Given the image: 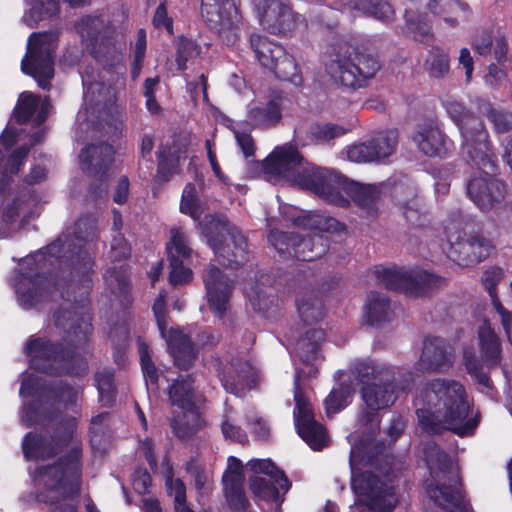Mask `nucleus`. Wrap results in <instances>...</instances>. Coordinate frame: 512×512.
Masks as SVG:
<instances>
[{"label":"nucleus","mask_w":512,"mask_h":512,"mask_svg":"<svg viewBox=\"0 0 512 512\" xmlns=\"http://www.w3.org/2000/svg\"><path fill=\"white\" fill-rule=\"evenodd\" d=\"M294 224L300 228L310 230L311 233L337 232L344 228V225L333 217L317 212H309L297 216Z\"/></svg>","instance_id":"42"},{"label":"nucleus","mask_w":512,"mask_h":512,"mask_svg":"<svg viewBox=\"0 0 512 512\" xmlns=\"http://www.w3.org/2000/svg\"><path fill=\"white\" fill-rule=\"evenodd\" d=\"M73 430L64 429L61 433L46 436L38 432H28L22 441V451L26 460L46 461L59 455L72 440Z\"/></svg>","instance_id":"22"},{"label":"nucleus","mask_w":512,"mask_h":512,"mask_svg":"<svg viewBox=\"0 0 512 512\" xmlns=\"http://www.w3.org/2000/svg\"><path fill=\"white\" fill-rule=\"evenodd\" d=\"M94 381L98 390L99 402L111 407L116 399L115 373L112 369L104 368L95 372Z\"/></svg>","instance_id":"46"},{"label":"nucleus","mask_w":512,"mask_h":512,"mask_svg":"<svg viewBox=\"0 0 512 512\" xmlns=\"http://www.w3.org/2000/svg\"><path fill=\"white\" fill-rule=\"evenodd\" d=\"M180 211L190 216L193 220H199L202 214V208L198 197L197 189L193 183H187L184 187Z\"/></svg>","instance_id":"56"},{"label":"nucleus","mask_w":512,"mask_h":512,"mask_svg":"<svg viewBox=\"0 0 512 512\" xmlns=\"http://www.w3.org/2000/svg\"><path fill=\"white\" fill-rule=\"evenodd\" d=\"M380 68L381 63L376 55L357 47L348 56L331 61L327 71L341 85L359 89L368 86Z\"/></svg>","instance_id":"10"},{"label":"nucleus","mask_w":512,"mask_h":512,"mask_svg":"<svg viewBox=\"0 0 512 512\" xmlns=\"http://www.w3.org/2000/svg\"><path fill=\"white\" fill-rule=\"evenodd\" d=\"M286 94L281 90H272L270 99L264 105L250 106L247 116L254 128L269 129L282 119V105Z\"/></svg>","instance_id":"29"},{"label":"nucleus","mask_w":512,"mask_h":512,"mask_svg":"<svg viewBox=\"0 0 512 512\" xmlns=\"http://www.w3.org/2000/svg\"><path fill=\"white\" fill-rule=\"evenodd\" d=\"M103 278L120 307L128 309L133 302L128 267L126 265L109 267L105 270Z\"/></svg>","instance_id":"33"},{"label":"nucleus","mask_w":512,"mask_h":512,"mask_svg":"<svg viewBox=\"0 0 512 512\" xmlns=\"http://www.w3.org/2000/svg\"><path fill=\"white\" fill-rule=\"evenodd\" d=\"M82 459V445L77 443L52 464L37 466L32 475L33 481L46 491L37 492L35 500L53 507L59 503V498L49 495L48 492L64 490L79 494L82 484Z\"/></svg>","instance_id":"5"},{"label":"nucleus","mask_w":512,"mask_h":512,"mask_svg":"<svg viewBox=\"0 0 512 512\" xmlns=\"http://www.w3.org/2000/svg\"><path fill=\"white\" fill-rule=\"evenodd\" d=\"M58 37L51 32H34L29 36L27 52L21 61L24 74L34 78L43 90L51 87L54 77Z\"/></svg>","instance_id":"8"},{"label":"nucleus","mask_w":512,"mask_h":512,"mask_svg":"<svg viewBox=\"0 0 512 512\" xmlns=\"http://www.w3.org/2000/svg\"><path fill=\"white\" fill-rule=\"evenodd\" d=\"M250 469L264 477H277L286 487H292L291 481L283 470H281L271 459H256L249 462Z\"/></svg>","instance_id":"57"},{"label":"nucleus","mask_w":512,"mask_h":512,"mask_svg":"<svg viewBox=\"0 0 512 512\" xmlns=\"http://www.w3.org/2000/svg\"><path fill=\"white\" fill-rule=\"evenodd\" d=\"M169 494L174 496L176 512H194L186 504V487L184 482L177 478L167 483Z\"/></svg>","instance_id":"61"},{"label":"nucleus","mask_w":512,"mask_h":512,"mask_svg":"<svg viewBox=\"0 0 512 512\" xmlns=\"http://www.w3.org/2000/svg\"><path fill=\"white\" fill-rule=\"evenodd\" d=\"M446 111L462 136V154H470L491 146L481 118L456 100L446 102Z\"/></svg>","instance_id":"16"},{"label":"nucleus","mask_w":512,"mask_h":512,"mask_svg":"<svg viewBox=\"0 0 512 512\" xmlns=\"http://www.w3.org/2000/svg\"><path fill=\"white\" fill-rule=\"evenodd\" d=\"M220 265L238 269L249 260L247 238L229 221L218 222L204 231Z\"/></svg>","instance_id":"9"},{"label":"nucleus","mask_w":512,"mask_h":512,"mask_svg":"<svg viewBox=\"0 0 512 512\" xmlns=\"http://www.w3.org/2000/svg\"><path fill=\"white\" fill-rule=\"evenodd\" d=\"M268 240L284 259L310 262L324 256L329 249L328 237L319 233L303 236L295 232L272 230Z\"/></svg>","instance_id":"12"},{"label":"nucleus","mask_w":512,"mask_h":512,"mask_svg":"<svg viewBox=\"0 0 512 512\" xmlns=\"http://www.w3.org/2000/svg\"><path fill=\"white\" fill-rule=\"evenodd\" d=\"M480 172L479 176L471 178L467 183V194L475 205L482 211H490L502 203L506 195V185L495 177L497 171L496 156L491 147H486L463 155Z\"/></svg>","instance_id":"7"},{"label":"nucleus","mask_w":512,"mask_h":512,"mask_svg":"<svg viewBox=\"0 0 512 512\" xmlns=\"http://www.w3.org/2000/svg\"><path fill=\"white\" fill-rule=\"evenodd\" d=\"M351 487L360 497L359 504L373 512H393L399 501L395 488L371 471L352 468Z\"/></svg>","instance_id":"14"},{"label":"nucleus","mask_w":512,"mask_h":512,"mask_svg":"<svg viewBox=\"0 0 512 512\" xmlns=\"http://www.w3.org/2000/svg\"><path fill=\"white\" fill-rule=\"evenodd\" d=\"M342 174L326 168H303L294 174L293 182L326 202L338 207H349V200L339 193Z\"/></svg>","instance_id":"15"},{"label":"nucleus","mask_w":512,"mask_h":512,"mask_svg":"<svg viewBox=\"0 0 512 512\" xmlns=\"http://www.w3.org/2000/svg\"><path fill=\"white\" fill-rule=\"evenodd\" d=\"M216 372L224 390L229 394L238 396L241 392V381L236 365L232 362L224 364L217 360Z\"/></svg>","instance_id":"50"},{"label":"nucleus","mask_w":512,"mask_h":512,"mask_svg":"<svg viewBox=\"0 0 512 512\" xmlns=\"http://www.w3.org/2000/svg\"><path fill=\"white\" fill-rule=\"evenodd\" d=\"M205 426V420L198 406L183 408L174 412L170 419L173 434L180 440H189Z\"/></svg>","instance_id":"34"},{"label":"nucleus","mask_w":512,"mask_h":512,"mask_svg":"<svg viewBox=\"0 0 512 512\" xmlns=\"http://www.w3.org/2000/svg\"><path fill=\"white\" fill-rule=\"evenodd\" d=\"M223 493L233 512H246L249 509L250 502L245 494L244 482L223 483Z\"/></svg>","instance_id":"52"},{"label":"nucleus","mask_w":512,"mask_h":512,"mask_svg":"<svg viewBox=\"0 0 512 512\" xmlns=\"http://www.w3.org/2000/svg\"><path fill=\"white\" fill-rule=\"evenodd\" d=\"M74 28L96 59L104 57L114 46V29L102 16L85 15L76 21Z\"/></svg>","instance_id":"18"},{"label":"nucleus","mask_w":512,"mask_h":512,"mask_svg":"<svg viewBox=\"0 0 512 512\" xmlns=\"http://www.w3.org/2000/svg\"><path fill=\"white\" fill-rule=\"evenodd\" d=\"M192 374L179 375L168 387V398L179 409L197 406L196 392Z\"/></svg>","instance_id":"37"},{"label":"nucleus","mask_w":512,"mask_h":512,"mask_svg":"<svg viewBox=\"0 0 512 512\" xmlns=\"http://www.w3.org/2000/svg\"><path fill=\"white\" fill-rule=\"evenodd\" d=\"M167 259H182L183 261L191 258L192 249L189 246V240L181 228L171 229L170 241L166 244Z\"/></svg>","instance_id":"51"},{"label":"nucleus","mask_w":512,"mask_h":512,"mask_svg":"<svg viewBox=\"0 0 512 512\" xmlns=\"http://www.w3.org/2000/svg\"><path fill=\"white\" fill-rule=\"evenodd\" d=\"M302 161L303 156L295 147H276L264 160L263 168L268 174L293 180Z\"/></svg>","instance_id":"28"},{"label":"nucleus","mask_w":512,"mask_h":512,"mask_svg":"<svg viewBox=\"0 0 512 512\" xmlns=\"http://www.w3.org/2000/svg\"><path fill=\"white\" fill-rule=\"evenodd\" d=\"M424 66L431 77L441 78L449 72V56L441 48L432 47Z\"/></svg>","instance_id":"54"},{"label":"nucleus","mask_w":512,"mask_h":512,"mask_svg":"<svg viewBox=\"0 0 512 512\" xmlns=\"http://www.w3.org/2000/svg\"><path fill=\"white\" fill-rule=\"evenodd\" d=\"M446 236L450 244L448 257L459 266L468 267L480 263L494 249L492 242L479 233H464L454 238L447 227Z\"/></svg>","instance_id":"20"},{"label":"nucleus","mask_w":512,"mask_h":512,"mask_svg":"<svg viewBox=\"0 0 512 512\" xmlns=\"http://www.w3.org/2000/svg\"><path fill=\"white\" fill-rule=\"evenodd\" d=\"M473 51L480 56H488L493 51L497 64L507 61L508 43L504 35L494 34L493 29H480L472 37Z\"/></svg>","instance_id":"31"},{"label":"nucleus","mask_w":512,"mask_h":512,"mask_svg":"<svg viewBox=\"0 0 512 512\" xmlns=\"http://www.w3.org/2000/svg\"><path fill=\"white\" fill-rule=\"evenodd\" d=\"M162 337L167 343L168 351L173 357L175 366L180 370H189L199 353L198 347L191 337L179 328H170Z\"/></svg>","instance_id":"27"},{"label":"nucleus","mask_w":512,"mask_h":512,"mask_svg":"<svg viewBox=\"0 0 512 512\" xmlns=\"http://www.w3.org/2000/svg\"><path fill=\"white\" fill-rule=\"evenodd\" d=\"M402 214L410 228H425L429 224L423 203L417 197L405 201L401 205Z\"/></svg>","instance_id":"49"},{"label":"nucleus","mask_w":512,"mask_h":512,"mask_svg":"<svg viewBox=\"0 0 512 512\" xmlns=\"http://www.w3.org/2000/svg\"><path fill=\"white\" fill-rule=\"evenodd\" d=\"M95 222L80 217L73 236L61 235L50 244L24 258L12 286L19 305L38 309L53 300L58 292L62 300L85 302L93 288L95 260L86 243L95 237Z\"/></svg>","instance_id":"1"},{"label":"nucleus","mask_w":512,"mask_h":512,"mask_svg":"<svg viewBox=\"0 0 512 512\" xmlns=\"http://www.w3.org/2000/svg\"><path fill=\"white\" fill-rule=\"evenodd\" d=\"M138 352L140 356L141 369L145 379L152 385H157L159 380V373L156 365L152 360L149 345L144 341H139Z\"/></svg>","instance_id":"59"},{"label":"nucleus","mask_w":512,"mask_h":512,"mask_svg":"<svg viewBox=\"0 0 512 512\" xmlns=\"http://www.w3.org/2000/svg\"><path fill=\"white\" fill-rule=\"evenodd\" d=\"M203 282L210 310L223 318L227 311L233 284L216 265H209L205 269Z\"/></svg>","instance_id":"24"},{"label":"nucleus","mask_w":512,"mask_h":512,"mask_svg":"<svg viewBox=\"0 0 512 512\" xmlns=\"http://www.w3.org/2000/svg\"><path fill=\"white\" fill-rule=\"evenodd\" d=\"M425 407L417 409L418 424L430 436L445 431L465 437L474 433L479 415L469 417L465 387L456 380L433 379L424 389Z\"/></svg>","instance_id":"3"},{"label":"nucleus","mask_w":512,"mask_h":512,"mask_svg":"<svg viewBox=\"0 0 512 512\" xmlns=\"http://www.w3.org/2000/svg\"><path fill=\"white\" fill-rule=\"evenodd\" d=\"M157 170L155 182L163 184L180 172V157L169 147H160L157 154Z\"/></svg>","instance_id":"44"},{"label":"nucleus","mask_w":512,"mask_h":512,"mask_svg":"<svg viewBox=\"0 0 512 512\" xmlns=\"http://www.w3.org/2000/svg\"><path fill=\"white\" fill-rule=\"evenodd\" d=\"M258 16L265 30L274 35L292 32L299 19L289 0H258Z\"/></svg>","instance_id":"21"},{"label":"nucleus","mask_w":512,"mask_h":512,"mask_svg":"<svg viewBox=\"0 0 512 512\" xmlns=\"http://www.w3.org/2000/svg\"><path fill=\"white\" fill-rule=\"evenodd\" d=\"M477 338L481 359L490 367L497 366L502 359L501 341L488 319L478 328Z\"/></svg>","instance_id":"36"},{"label":"nucleus","mask_w":512,"mask_h":512,"mask_svg":"<svg viewBox=\"0 0 512 512\" xmlns=\"http://www.w3.org/2000/svg\"><path fill=\"white\" fill-rule=\"evenodd\" d=\"M297 312L305 325H311L323 320L325 306L323 299L314 291L305 293L296 301Z\"/></svg>","instance_id":"43"},{"label":"nucleus","mask_w":512,"mask_h":512,"mask_svg":"<svg viewBox=\"0 0 512 512\" xmlns=\"http://www.w3.org/2000/svg\"><path fill=\"white\" fill-rule=\"evenodd\" d=\"M248 487L251 493L258 500L266 503H275L277 505L276 512H282V504L285 500L286 493L291 487H286L277 477L250 476L248 479Z\"/></svg>","instance_id":"30"},{"label":"nucleus","mask_w":512,"mask_h":512,"mask_svg":"<svg viewBox=\"0 0 512 512\" xmlns=\"http://www.w3.org/2000/svg\"><path fill=\"white\" fill-rule=\"evenodd\" d=\"M169 268V282L172 286L183 285L192 280V270L184 266L182 259L172 258Z\"/></svg>","instance_id":"60"},{"label":"nucleus","mask_w":512,"mask_h":512,"mask_svg":"<svg viewBox=\"0 0 512 512\" xmlns=\"http://www.w3.org/2000/svg\"><path fill=\"white\" fill-rule=\"evenodd\" d=\"M339 193L350 199L369 218L378 217V202L381 197V189L375 184H361L342 175L339 185Z\"/></svg>","instance_id":"25"},{"label":"nucleus","mask_w":512,"mask_h":512,"mask_svg":"<svg viewBox=\"0 0 512 512\" xmlns=\"http://www.w3.org/2000/svg\"><path fill=\"white\" fill-rule=\"evenodd\" d=\"M454 361L455 349L446 339L438 336H430L424 339L418 362L423 372H447L453 366Z\"/></svg>","instance_id":"23"},{"label":"nucleus","mask_w":512,"mask_h":512,"mask_svg":"<svg viewBox=\"0 0 512 512\" xmlns=\"http://www.w3.org/2000/svg\"><path fill=\"white\" fill-rule=\"evenodd\" d=\"M201 53V46L194 40L181 36L177 43L176 65L179 71H185L188 68V61L198 57Z\"/></svg>","instance_id":"55"},{"label":"nucleus","mask_w":512,"mask_h":512,"mask_svg":"<svg viewBox=\"0 0 512 512\" xmlns=\"http://www.w3.org/2000/svg\"><path fill=\"white\" fill-rule=\"evenodd\" d=\"M64 301L69 303V308L56 309L53 322L66 332L71 345L33 334L27 338L23 354L28 358L29 367L36 372L55 377H83L88 373L89 364L77 349L84 348L93 334L92 317L88 313L89 298L83 303Z\"/></svg>","instance_id":"2"},{"label":"nucleus","mask_w":512,"mask_h":512,"mask_svg":"<svg viewBox=\"0 0 512 512\" xmlns=\"http://www.w3.org/2000/svg\"><path fill=\"white\" fill-rule=\"evenodd\" d=\"M398 138L397 129H388L376 133L369 140L372 152L376 154L375 160L380 161L391 156L396 151Z\"/></svg>","instance_id":"45"},{"label":"nucleus","mask_w":512,"mask_h":512,"mask_svg":"<svg viewBox=\"0 0 512 512\" xmlns=\"http://www.w3.org/2000/svg\"><path fill=\"white\" fill-rule=\"evenodd\" d=\"M250 47L261 66L271 71L276 78L299 87L303 76L294 57L286 49L266 36L251 34Z\"/></svg>","instance_id":"11"},{"label":"nucleus","mask_w":512,"mask_h":512,"mask_svg":"<svg viewBox=\"0 0 512 512\" xmlns=\"http://www.w3.org/2000/svg\"><path fill=\"white\" fill-rule=\"evenodd\" d=\"M341 7L348 10H355L366 15L372 16L383 22H388L393 18L394 11L392 6L384 0H338Z\"/></svg>","instance_id":"41"},{"label":"nucleus","mask_w":512,"mask_h":512,"mask_svg":"<svg viewBox=\"0 0 512 512\" xmlns=\"http://www.w3.org/2000/svg\"><path fill=\"white\" fill-rule=\"evenodd\" d=\"M404 17L407 33L412 35L415 41L426 44L433 41L431 26L425 17L410 11H406Z\"/></svg>","instance_id":"48"},{"label":"nucleus","mask_w":512,"mask_h":512,"mask_svg":"<svg viewBox=\"0 0 512 512\" xmlns=\"http://www.w3.org/2000/svg\"><path fill=\"white\" fill-rule=\"evenodd\" d=\"M326 332L323 329H310L296 342V351L304 364H311L317 360Z\"/></svg>","instance_id":"40"},{"label":"nucleus","mask_w":512,"mask_h":512,"mask_svg":"<svg viewBox=\"0 0 512 512\" xmlns=\"http://www.w3.org/2000/svg\"><path fill=\"white\" fill-rule=\"evenodd\" d=\"M311 134L318 141L328 142L336 137L344 135L345 130L332 123L316 124L311 127Z\"/></svg>","instance_id":"64"},{"label":"nucleus","mask_w":512,"mask_h":512,"mask_svg":"<svg viewBox=\"0 0 512 512\" xmlns=\"http://www.w3.org/2000/svg\"><path fill=\"white\" fill-rule=\"evenodd\" d=\"M108 415L109 414L107 412L99 413L90 420L88 435L89 442L93 449H97L102 445V440L105 434L103 424Z\"/></svg>","instance_id":"62"},{"label":"nucleus","mask_w":512,"mask_h":512,"mask_svg":"<svg viewBox=\"0 0 512 512\" xmlns=\"http://www.w3.org/2000/svg\"><path fill=\"white\" fill-rule=\"evenodd\" d=\"M348 396L347 388L333 389L325 399L326 413L330 415L343 410L347 405Z\"/></svg>","instance_id":"63"},{"label":"nucleus","mask_w":512,"mask_h":512,"mask_svg":"<svg viewBox=\"0 0 512 512\" xmlns=\"http://www.w3.org/2000/svg\"><path fill=\"white\" fill-rule=\"evenodd\" d=\"M423 459L430 475L423 486L430 500L439 507L450 508V512H474L449 454L431 441L423 447Z\"/></svg>","instance_id":"4"},{"label":"nucleus","mask_w":512,"mask_h":512,"mask_svg":"<svg viewBox=\"0 0 512 512\" xmlns=\"http://www.w3.org/2000/svg\"><path fill=\"white\" fill-rule=\"evenodd\" d=\"M351 373L361 384L360 394L367 407L390 408L398 398L396 368L374 361H359L351 367Z\"/></svg>","instance_id":"6"},{"label":"nucleus","mask_w":512,"mask_h":512,"mask_svg":"<svg viewBox=\"0 0 512 512\" xmlns=\"http://www.w3.org/2000/svg\"><path fill=\"white\" fill-rule=\"evenodd\" d=\"M293 412L297 434L314 451H320L328 445L325 426L315 419L313 407L299 390L295 392Z\"/></svg>","instance_id":"19"},{"label":"nucleus","mask_w":512,"mask_h":512,"mask_svg":"<svg viewBox=\"0 0 512 512\" xmlns=\"http://www.w3.org/2000/svg\"><path fill=\"white\" fill-rule=\"evenodd\" d=\"M201 16L208 28L218 34L227 44L236 39L239 11L234 0H201Z\"/></svg>","instance_id":"17"},{"label":"nucleus","mask_w":512,"mask_h":512,"mask_svg":"<svg viewBox=\"0 0 512 512\" xmlns=\"http://www.w3.org/2000/svg\"><path fill=\"white\" fill-rule=\"evenodd\" d=\"M30 153V147L21 145L12 151L7 158H5L2 167L0 168V175H7L13 177L17 175L25 162V159Z\"/></svg>","instance_id":"58"},{"label":"nucleus","mask_w":512,"mask_h":512,"mask_svg":"<svg viewBox=\"0 0 512 512\" xmlns=\"http://www.w3.org/2000/svg\"><path fill=\"white\" fill-rule=\"evenodd\" d=\"M412 140L428 157L442 156L447 151L445 134L431 123L418 125L412 134Z\"/></svg>","instance_id":"32"},{"label":"nucleus","mask_w":512,"mask_h":512,"mask_svg":"<svg viewBox=\"0 0 512 512\" xmlns=\"http://www.w3.org/2000/svg\"><path fill=\"white\" fill-rule=\"evenodd\" d=\"M390 300L387 296L371 291L367 296L365 305V323L369 326L378 327L390 320Z\"/></svg>","instance_id":"39"},{"label":"nucleus","mask_w":512,"mask_h":512,"mask_svg":"<svg viewBox=\"0 0 512 512\" xmlns=\"http://www.w3.org/2000/svg\"><path fill=\"white\" fill-rule=\"evenodd\" d=\"M42 398L54 404H61L65 408L77 402L78 391L67 380H52L42 385Z\"/></svg>","instance_id":"38"},{"label":"nucleus","mask_w":512,"mask_h":512,"mask_svg":"<svg viewBox=\"0 0 512 512\" xmlns=\"http://www.w3.org/2000/svg\"><path fill=\"white\" fill-rule=\"evenodd\" d=\"M39 96L26 92L22 93L13 110V117L18 125H26L37 111Z\"/></svg>","instance_id":"53"},{"label":"nucleus","mask_w":512,"mask_h":512,"mask_svg":"<svg viewBox=\"0 0 512 512\" xmlns=\"http://www.w3.org/2000/svg\"><path fill=\"white\" fill-rule=\"evenodd\" d=\"M504 276L503 270L500 267H493L491 269L486 270L482 277L481 282L488 292L491 302L497 313L501 316V323L506 332L507 338L510 342H512L511 336V323H512V313L504 308L502 305L496 291V287L498 283L502 280Z\"/></svg>","instance_id":"35"},{"label":"nucleus","mask_w":512,"mask_h":512,"mask_svg":"<svg viewBox=\"0 0 512 512\" xmlns=\"http://www.w3.org/2000/svg\"><path fill=\"white\" fill-rule=\"evenodd\" d=\"M92 0H63L71 8H80L89 5ZM31 12L39 20L57 17L60 13L59 0H32Z\"/></svg>","instance_id":"47"},{"label":"nucleus","mask_w":512,"mask_h":512,"mask_svg":"<svg viewBox=\"0 0 512 512\" xmlns=\"http://www.w3.org/2000/svg\"><path fill=\"white\" fill-rule=\"evenodd\" d=\"M114 154L112 145L101 142L84 147L79 154V159L85 173L103 180L114 161Z\"/></svg>","instance_id":"26"},{"label":"nucleus","mask_w":512,"mask_h":512,"mask_svg":"<svg viewBox=\"0 0 512 512\" xmlns=\"http://www.w3.org/2000/svg\"><path fill=\"white\" fill-rule=\"evenodd\" d=\"M374 274L386 289L415 298L433 294L443 283L441 277L424 270L375 267Z\"/></svg>","instance_id":"13"}]
</instances>
